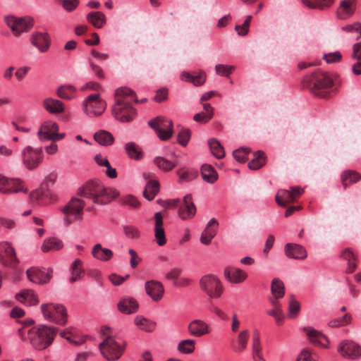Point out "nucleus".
Returning a JSON list of instances; mask_svg holds the SVG:
<instances>
[{"label": "nucleus", "instance_id": "obj_1", "mask_svg": "<svg viewBox=\"0 0 361 361\" xmlns=\"http://www.w3.org/2000/svg\"><path fill=\"white\" fill-rule=\"evenodd\" d=\"M115 99L116 102L112 109L115 118L123 123L133 121L136 112L130 102L133 100L137 102L133 91L127 87L118 88L115 92Z\"/></svg>", "mask_w": 361, "mask_h": 361}, {"label": "nucleus", "instance_id": "obj_2", "mask_svg": "<svg viewBox=\"0 0 361 361\" xmlns=\"http://www.w3.org/2000/svg\"><path fill=\"white\" fill-rule=\"evenodd\" d=\"M78 194L100 205L110 202L119 195L116 189L105 187L98 180L87 182L78 189Z\"/></svg>", "mask_w": 361, "mask_h": 361}, {"label": "nucleus", "instance_id": "obj_3", "mask_svg": "<svg viewBox=\"0 0 361 361\" xmlns=\"http://www.w3.org/2000/svg\"><path fill=\"white\" fill-rule=\"evenodd\" d=\"M335 77L328 72L317 71L304 78L302 85L315 96L326 98L334 85Z\"/></svg>", "mask_w": 361, "mask_h": 361}, {"label": "nucleus", "instance_id": "obj_4", "mask_svg": "<svg viewBox=\"0 0 361 361\" xmlns=\"http://www.w3.org/2000/svg\"><path fill=\"white\" fill-rule=\"evenodd\" d=\"M58 331L57 327L42 324L29 330L28 338L34 348L42 350L52 344Z\"/></svg>", "mask_w": 361, "mask_h": 361}, {"label": "nucleus", "instance_id": "obj_5", "mask_svg": "<svg viewBox=\"0 0 361 361\" xmlns=\"http://www.w3.org/2000/svg\"><path fill=\"white\" fill-rule=\"evenodd\" d=\"M44 319L60 326H65L68 322L66 307L59 303L47 302L40 306Z\"/></svg>", "mask_w": 361, "mask_h": 361}, {"label": "nucleus", "instance_id": "obj_6", "mask_svg": "<svg viewBox=\"0 0 361 361\" xmlns=\"http://www.w3.org/2000/svg\"><path fill=\"white\" fill-rule=\"evenodd\" d=\"M85 202L78 197H73L61 209L63 221L69 226L75 221H80L83 218Z\"/></svg>", "mask_w": 361, "mask_h": 361}, {"label": "nucleus", "instance_id": "obj_7", "mask_svg": "<svg viewBox=\"0 0 361 361\" xmlns=\"http://www.w3.org/2000/svg\"><path fill=\"white\" fill-rule=\"evenodd\" d=\"M20 159L23 166L29 171L37 169L44 159L42 147H33L27 145L21 150Z\"/></svg>", "mask_w": 361, "mask_h": 361}, {"label": "nucleus", "instance_id": "obj_8", "mask_svg": "<svg viewBox=\"0 0 361 361\" xmlns=\"http://www.w3.org/2000/svg\"><path fill=\"white\" fill-rule=\"evenodd\" d=\"M200 287L211 298H220L224 291L220 279L213 274L203 276L200 280Z\"/></svg>", "mask_w": 361, "mask_h": 361}, {"label": "nucleus", "instance_id": "obj_9", "mask_svg": "<svg viewBox=\"0 0 361 361\" xmlns=\"http://www.w3.org/2000/svg\"><path fill=\"white\" fill-rule=\"evenodd\" d=\"M82 107L83 112L88 116H99L105 111L106 103L101 99L99 94H92L82 102Z\"/></svg>", "mask_w": 361, "mask_h": 361}, {"label": "nucleus", "instance_id": "obj_10", "mask_svg": "<svg viewBox=\"0 0 361 361\" xmlns=\"http://www.w3.org/2000/svg\"><path fill=\"white\" fill-rule=\"evenodd\" d=\"M99 346L102 355L110 361L119 359L124 351V347L111 336H107Z\"/></svg>", "mask_w": 361, "mask_h": 361}, {"label": "nucleus", "instance_id": "obj_11", "mask_svg": "<svg viewBox=\"0 0 361 361\" xmlns=\"http://www.w3.org/2000/svg\"><path fill=\"white\" fill-rule=\"evenodd\" d=\"M0 192L4 195H13L19 192L26 194L28 192V188L20 178L0 176Z\"/></svg>", "mask_w": 361, "mask_h": 361}, {"label": "nucleus", "instance_id": "obj_12", "mask_svg": "<svg viewBox=\"0 0 361 361\" xmlns=\"http://www.w3.org/2000/svg\"><path fill=\"white\" fill-rule=\"evenodd\" d=\"M149 125L157 133L161 140L169 139L173 134V123L164 117H157L149 121Z\"/></svg>", "mask_w": 361, "mask_h": 361}, {"label": "nucleus", "instance_id": "obj_13", "mask_svg": "<svg viewBox=\"0 0 361 361\" xmlns=\"http://www.w3.org/2000/svg\"><path fill=\"white\" fill-rule=\"evenodd\" d=\"M303 189L300 187H290L289 190H279L276 195V202L281 207L296 201L303 193Z\"/></svg>", "mask_w": 361, "mask_h": 361}, {"label": "nucleus", "instance_id": "obj_14", "mask_svg": "<svg viewBox=\"0 0 361 361\" xmlns=\"http://www.w3.org/2000/svg\"><path fill=\"white\" fill-rule=\"evenodd\" d=\"M5 22L16 36L20 35L23 32H27L32 26V21L28 17L6 16L5 17Z\"/></svg>", "mask_w": 361, "mask_h": 361}, {"label": "nucleus", "instance_id": "obj_15", "mask_svg": "<svg viewBox=\"0 0 361 361\" xmlns=\"http://www.w3.org/2000/svg\"><path fill=\"white\" fill-rule=\"evenodd\" d=\"M59 130V126L55 121L47 120L40 125L37 135L42 142L51 140L55 133Z\"/></svg>", "mask_w": 361, "mask_h": 361}, {"label": "nucleus", "instance_id": "obj_16", "mask_svg": "<svg viewBox=\"0 0 361 361\" xmlns=\"http://www.w3.org/2000/svg\"><path fill=\"white\" fill-rule=\"evenodd\" d=\"M196 207L192 201L191 195H186L179 206L178 216L183 220H189L196 214Z\"/></svg>", "mask_w": 361, "mask_h": 361}, {"label": "nucleus", "instance_id": "obj_17", "mask_svg": "<svg viewBox=\"0 0 361 361\" xmlns=\"http://www.w3.org/2000/svg\"><path fill=\"white\" fill-rule=\"evenodd\" d=\"M343 357L355 359L361 356V347L351 341H343L338 348Z\"/></svg>", "mask_w": 361, "mask_h": 361}, {"label": "nucleus", "instance_id": "obj_18", "mask_svg": "<svg viewBox=\"0 0 361 361\" xmlns=\"http://www.w3.org/2000/svg\"><path fill=\"white\" fill-rule=\"evenodd\" d=\"M0 261L6 266H13L18 262L14 249L7 242L0 243Z\"/></svg>", "mask_w": 361, "mask_h": 361}, {"label": "nucleus", "instance_id": "obj_19", "mask_svg": "<svg viewBox=\"0 0 361 361\" xmlns=\"http://www.w3.org/2000/svg\"><path fill=\"white\" fill-rule=\"evenodd\" d=\"M51 271H46L44 269L30 268L27 270V279L32 283L44 284L49 281Z\"/></svg>", "mask_w": 361, "mask_h": 361}, {"label": "nucleus", "instance_id": "obj_20", "mask_svg": "<svg viewBox=\"0 0 361 361\" xmlns=\"http://www.w3.org/2000/svg\"><path fill=\"white\" fill-rule=\"evenodd\" d=\"M250 338L248 329H243L238 332L236 338L231 341V348L235 353H240L245 351L247 347Z\"/></svg>", "mask_w": 361, "mask_h": 361}, {"label": "nucleus", "instance_id": "obj_21", "mask_svg": "<svg viewBox=\"0 0 361 361\" xmlns=\"http://www.w3.org/2000/svg\"><path fill=\"white\" fill-rule=\"evenodd\" d=\"M146 293L153 301H159L164 295V288L162 283L158 281H149L145 283Z\"/></svg>", "mask_w": 361, "mask_h": 361}, {"label": "nucleus", "instance_id": "obj_22", "mask_svg": "<svg viewBox=\"0 0 361 361\" xmlns=\"http://www.w3.org/2000/svg\"><path fill=\"white\" fill-rule=\"evenodd\" d=\"M188 330L191 336L195 337H201L208 334L211 331V329L205 322L201 319L192 320L188 325Z\"/></svg>", "mask_w": 361, "mask_h": 361}, {"label": "nucleus", "instance_id": "obj_23", "mask_svg": "<svg viewBox=\"0 0 361 361\" xmlns=\"http://www.w3.org/2000/svg\"><path fill=\"white\" fill-rule=\"evenodd\" d=\"M154 236L157 243L159 246H163L166 243L165 231L163 227V216L161 212L154 214Z\"/></svg>", "mask_w": 361, "mask_h": 361}, {"label": "nucleus", "instance_id": "obj_24", "mask_svg": "<svg viewBox=\"0 0 361 361\" xmlns=\"http://www.w3.org/2000/svg\"><path fill=\"white\" fill-rule=\"evenodd\" d=\"M355 11V4L353 0H343L337 8L336 16L341 20H345L351 17Z\"/></svg>", "mask_w": 361, "mask_h": 361}, {"label": "nucleus", "instance_id": "obj_25", "mask_svg": "<svg viewBox=\"0 0 361 361\" xmlns=\"http://www.w3.org/2000/svg\"><path fill=\"white\" fill-rule=\"evenodd\" d=\"M217 227V221L215 219H212L201 235L200 242L204 245H209L216 234Z\"/></svg>", "mask_w": 361, "mask_h": 361}, {"label": "nucleus", "instance_id": "obj_26", "mask_svg": "<svg viewBox=\"0 0 361 361\" xmlns=\"http://www.w3.org/2000/svg\"><path fill=\"white\" fill-rule=\"evenodd\" d=\"M224 276L226 279L233 283H240L247 277V274L240 269L226 267L224 269Z\"/></svg>", "mask_w": 361, "mask_h": 361}, {"label": "nucleus", "instance_id": "obj_27", "mask_svg": "<svg viewBox=\"0 0 361 361\" xmlns=\"http://www.w3.org/2000/svg\"><path fill=\"white\" fill-rule=\"evenodd\" d=\"M42 105L47 111L52 114H62L65 110L64 104L61 101L52 97L44 99Z\"/></svg>", "mask_w": 361, "mask_h": 361}, {"label": "nucleus", "instance_id": "obj_28", "mask_svg": "<svg viewBox=\"0 0 361 361\" xmlns=\"http://www.w3.org/2000/svg\"><path fill=\"white\" fill-rule=\"evenodd\" d=\"M16 300L27 306L36 305L39 303L37 295L32 290L25 289L16 295Z\"/></svg>", "mask_w": 361, "mask_h": 361}, {"label": "nucleus", "instance_id": "obj_29", "mask_svg": "<svg viewBox=\"0 0 361 361\" xmlns=\"http://www.w3.org/2000/svg\"><path fill=\"white\" fill-rule=\"evenodd\" d=\"M285 252L287 257L295 259H304L307 257L305 249L298 244H286L285 246Z\"/></svg>", "mask_w": 361, "mask_h": 361}, {"label": "nucleus", "instance_id": "obj_30", "mask_svg": "<svg viewBox=\"0 0 361 361\" xmlns=\"http://www.w3.org/2000/svg\"><path fill=\"white\" fill-rule=\"evenodd\" d=\"M304 331L312 343L327 348L328 340L324 335L311 327L304 328Z\"/></svg>", "mask_w": 361, "mask_h": 361}, {"label": "nucleus", "instance_id": "obj_31", "mask_svg": "<svg viewBox=\"0 0 361 361\" xmlns=\"http://www.w3.org/2000/svg\"><path fill=\"white\" fill-rule=\"evenodd\" d=\"M92 255L98 260L108 262L113 257L114 254L110 249L103 247L100 243H97L92 247Z\"/></svg>", "mask_w": 361, "mask_h": 361}, {"label": "nucleus", "instance_id": "obj_32", "mask_svg": "<svg viewBox=\"0 0 361 361\" xmlns=\"http://www.w3.org/2000/svg\"><path fill=\"white\" fill-rule=\"evenodd\" d=\"M118 310L124 314H132L137 311L138 304L137 301L132 298H123L118 303Z\"/></svg>", "mask_w": 361, "mask_h": 361}, {"label": "nucleus", "instance_id": "obj_33", "mask_svg": "<svg viewBox=\"0 0 361 361\" xmlns=\"http://www.w3.org/2000/svg\"><path fill=\"white\" fill-rule=\"evenodd\" d=\"M32 43L41 51H46L49 46V37L47 33H37L32 36Z\"/></svg>", "mask_w": 361, "mask_h": 361}, {"label": "nucleus", "instance_id": "obj_34", "mask_svg": "<svg viewBox=\"0 0 361 361\" xmlns=\"http://www.w3.org/2000/svg\"><path fill=\"white\" fill-rule=\"evenodd\" d=\"M304 5L312 9L321 11L330 8L335 0H302Z\"/></svg>", "mask_w": 361, "mask_h": 361}, {"label": "nucleus", "instance_id": "obj_35", "mask_svg": "<svg viewBox=\"0 0 361 361\" xmlns=\"http://www.w3.org/2000/svg\"><path fill=\"white\" fill-rule=\"evenodd\" d=\"M180 79L183 81L191 82L195 85L199 86L205 82L206 75L203 71L200 72L198 75H192L188 72H183L180 75Z\"/></svg>", "mask_w": 361, "mask_h": 361}, {"label": "nucleus", "instance_id": "obj_36", "mask_svg": "<svg viewBox=\"0 0 361 361\" xmlns=\"http://www.w3.org/2000/svg\"><path fill=\"white\" fill-rule=\"evenodd\" d=\"M94 139L101 145L109 146L114 142L113 135L106 130H101L97 131L94 135Z\"/></svg>", "mask_w": 361, "mask_h": 361}, {"label": "nucleus", "instance_id": "obj_37", "mask_svg": "<svg viewBox=\"0 0 361 361\" xmlns=\"http://www.w3.org/2000/svg\"><path fill=\"white\" fill-rule=\"evenodd\" d=\"M154 164L161 170L168 172L171 171L178 163L176 159L170 161L162 157H157L154 159Z\"/></svg>", "mask_w": 361, "mask_h": 361}, {"label": "nucleus", "instance_id": "obj_38", "mask_svg": "<svg viewBox=\"0 0 361 361\" xmlns=\"http://www.w3.org/2000/svg\"><path fill=\"white\" fill-rule=\"evenodd\" d=\"M341 182L344 188H346L348 184L355 183L361 180V174L355 171H345L341 175Z\"/></svg>", "mask_w": 361, "mask_h": 361}, {"label": "nucleus", "instance_id": "obj_39", "mask_svg": "<svg viewBox=\"0 0 361 361\" xmlns=\"http://www.w3.org/2000/svg\"><path fill=\"white\" fill-rule=\"evenodd\" d=\"M63 245L61 240L56 238H50L44 241L42 250L44 252L58 251L62 249Z\"/></svg>", "mask_w": 361, "mask_h": 361}, {"label": "nucleus", "instance_id": "obj_40", "mask_svg": "<svg viewBox=\"0 0 361 361\" xmlns=\"http://www.w3.org/2000/svg\"><path fill=\"white\" fill-rule=\"evenodd\" d=\"M76 92V89L74 86L71 85H61L56 90V95L63 99L69 100L73 99Z\"/></svg>", "mask_w": 361, "mask_h": 361}, {"label": "nucleus", "instance_id": "obj_41", "mask_svg": "<svg viewBox=\"0 0 361 361\" xmlns=\"http://www.w3.org/2000/svg\"><path fill=\"white\" fill-rule=\"evenodd\" d=\"M202 178L209 183H214L218 178V174L216 170L209 164H204L201 169Z\"/></svg>", "mask_w": 361, "mask_h": 361}, {"label": "nucleus", "instance_id": "obj_42", "mask_svg": "<svg viewBox=\"0 0 361 361\" xmlns=\"http://www.w3.org/2000/svg\"><path fill=\"white\" fill-rule=\"evenodd\" d=\"M87 18L97 28H102L106 23L105 15L99 11L88 13Z\"/></svg>", "mask_w": 361, "mask_h": 361}, {"label": "nucleus", "instance_id": "obj_43", "mask_svg": "<svg viewBox=\"0 0 361 361\" xmlns=\"http://www.w3.org/2000/svg\"><path fill=\"white\" fill-rule=\"evenodd\" d=\"M135 324L141 330L152 332L156 327V323L142 316H137L135 318Z\"/></svg>", "mask_w": 361, "mask_h": 361}, {"label": "nucleus", "instance_id": "obj_44", "mask_svg": "<svg viewBox=\"0 0 361 361\" xmlns=\"http://www.w3.org/2000/svg\"><path fill=\"white\" fill-rule=\"evenodd\" d=\"M159 190V184L158 181L150 180L147 182L145 189L144 191V196L148 200H152L154 199L155 195L158 193Z\"/></svg>", "mask_w": 361, "mask_h": 361}, {"label": "nucleus", "instance_id": "obj_45", "mask_svg": "<svg viewBox=\"0 0 361 361\" xmlns=\"http://www.w3.org/2000/svg\"><path fill=\"white\" fill-rule=\"evenodd\" d=\"M271 292L272 296L283 298L285 295V286L283 282L279 278H274L271 283Z\"/></svg>", "mask_w": 361, "mask_h": 361}, {"label": "nucleus", "instance_id": "obj_46", "mask_svg": "<svg viewBox=\"0 0 361 361\" xmlns=\"http://www.w3.org/2000/svg\"><path fill=\"white\" fill-rule=\"evenodd\" d=\"M195 344L193 339H185L178 343L177 350L183 354H191L195 351Z\"/></svg>", "mask_w": 361, "mask_h": 361}, {"label": "nucleus", "instance_id": "obj_47", "mask_svg": "<svg viewBox=\"0 0 361 361\" xmlns=\"http://www.w3.org/2000/svg\"><path fill=\"white\" fill-rule=\"evenodd\" d=\"M82 261L76 259L72 265V276L70 279L71 283H74L81 279L84 276V270L82 268Z\"/></svg>", "mask_w": 361, "mask_h": 361}, {"label": "nucleus", "instance_id": "obj_48", "mask_svg": "<svg viewBox=\"0 0 361 361\" xmlns=\"http://www.w3.org/2000/svg\"><path fill=\"white\" fill-rule=\"evenodd\" d=\"M125 150L130 159L139 160L142 156L140 148L133 142L126 143L125 145Z\"/></svg>", "mask_w": 361, "mask_h": 361}, {"label": "nucleus", "instance_id": "obj_49", "mask_svg": "<svg viewBox=\"0 0 361 361\" xmlns=\"http://www.w3.org/2000/svg\"><path fill=\"white\" fill-rule=\"evenodd\" d=\"M265 164V154L262 151H257L254 154V159L248 164V167L252 170H257Z\"/></svg>", "mask_w": 361, "mask_h": 361}, {"label": "nucleus", "instance_id": "obj_50", "mask_svg": "<svg viewBox=\"0 0 361 361\" xmlns=\"http://www.w3.org/2000/svg\"><path fill=\"white\" fill-rule=\"evenodd\" d=\"M252 360L253 361H265L262 353V348L260 343L259 338L255 337L252 341Z\"/></svg>", "mask_w": 361, "mask_h": 361}, {"label": "nucleus", "instance_id": "obj_51", "mask_svg": "<svg viewBox=\"0 0 361 361\" xmlns=\"http://www.w3.org/2000/svg\"><path fill=\"white\" fill-rule=\"evenodd\" d=\"M209 145L210 147V150L214 156H215L218 159H222L223 157H224V149L217 140L214 138L209 140Z\"/></svg>", "mask_w": 361, "mask_h": 361}, {"label": "nucleus", "instance_id": "obj_52", "mask_svg": "<svg viewBox=\"0 0 361 361\" xmlns=\"http://www.w3.org/2000/svg\"><path fill=\"white\" fill-rule=\"evenodd\" d=\"M319 357L314 351L303 348L298 355L295 361H318Z\"/></svg>", "mask_w": 361, "mask_h": 361}, {"label": "nucleus", "instance_id": "obj_53", "mask_svg": "<svg viewBox=\"0 0 361 361\" xmlns=\"http://www.w3.org/2000/svg\"><path fill=\"white\" fill-rule=\"evenodd\" d=\"M342 257L348 261L347 272L352 273L356 269L355 256L350 249H345L342 253Z\"/></svg>", "mask_w": 361, "mask_h": 361}, {"label": "nucleus", "instance_id": "obj_54", "mask_svg": "<svg viewBox=\"0 0 361 361\" xmlns=\"http://www.w3.org/2000/svg\"><path fill=\"white\" fill-rule=\"evenodd\" d=\"M300 310V304L298 301L295 300L293 298L289 302L288 305V314L290 319H295L299 314Z\"/></svg>", "mask_w": 361, "mask_h": 361}, {"label": "nucleus", "instance_id": "obj_55", "mask_svg": "<svg viewBox=\"0 0 361 361\" xmlns=\"http://www.w3.org/2000/svg\"><path fill=\"white\" fill-rule=\"evenodd\" d=\"M123 231L125 235L130 239H137L140 237L139 229L131 225H126L123 226Z\"/></svg>", "mask_w": 361, "mask_h": 361}, {"label": "nucleus", "instance_id": "obj_56", "mask_svg": "<svg viewBox=\"0 0 361 361\" xmlns=\"http://www.w3.org/2000/svg\"><path fill=\"white\" fill-rule=\"evenodd\" d=\"M351 315L349 314H346L342 317H339L331 321L329 323V325L331 327H339L349 324L351 321Z\"/></svg>", "mask_w": 361, "mask_h": 361}, {"label": "nucleus", "instance_id": "obj_57", "mask_svg": "<svg viewBox=\"0 0 361 361\" xmlns=\"http://www.w3.org/2000/svg\"><path fill=\"white\" fill-rule=\"evenodd\" d=\"M60 336L74 345H77L81 343L80 341L75 340V334L73 328H67L66 329L61 331L60 332Z\"/></svg>", "mask_w": 361, "mask_h": 361}, {"label": "nucleus", "instance_id": "obj_58", "mask_svg": "<svg viewBox=\"0 0 361 361\" xmlns=\"http://www.w3.org/2000/svg\"><path fill=\"white\" fill-rule=\"evenodd\" d=\"M323 59L327 63H338L341 61L342 54L340 51H334L328 54H324L323 55Z\"/></svg>", "mask_w": 361, "mask_h": 361}, {"label": "nucleus", "instance_id": "obj_59", "mask_svg": "<svg viewBox=\"0 0 361 361\" xmlns=\"http://www.w3.org/2000/svg\"><path fill=\"white\" fill-rule=\"evenodd\" d=\"M121 203L124 205H128L133 209H137L140 206L138 200L133 195H127L121 199Z\"/></svg>", "mask_w": 361, "mask_h": 361}, {"label": "nucleus", "instance_id": "obj_60", "mask_svg": "<svg viewBox=\"0 0 361 361\" xmlns=\"http://www.w3.org/2000/svg\"><path fill=\"white\" fill-rule=\"evenodd\" d=\"M235 68L233 66H227L223 64H218L215 66L216 73L218 75L228 77L230 74L234 71Z\"/></svg>", "mask_w": 361, "mask_h": 361}, {"label": "nucleus", "instance_id": "obj_61", "mask_svg": "<svg viewBox=\"0 0 361 361\" xmlns=\"http://www.w3.org/2000/svg\"><path fill=\"white\" fill-rule=\"evenodd\" d=\"M250 150L247 148H240L233 152L234 158L239 162H245L247 159Z\"/></svg>", "mask_w": 361, "mask_h": 361}, {"label": "nucleus", "instance_id": "obj_62", "mask_svg": "<svg viewBox=\"0 0 361 361\" xmlns=\"http://www.w3.org/2000/svg\"><path fill=\"white\" fill-rule=\"evenodd\" d=\"M190 137V131L187 128H182L178 134V141L183 145L186 146Z\"/></svg>", "mask_w": 361, "mask_h": 361}, {"label": "nucleus", "instance_id": "obj_63", "mask_svg": "<svg viewBox=\"0 0 361 361\" xmlns=\"http://www.w3.org/2000/svg\"><path fill=\"white\" fill-rule=\"evenodd\" d=\"M341 30L347 32H357L359 33L357 39L361 37V23L358 22H356L351 25H347L345 26H343L342 27Z\"/></svg>", "mask_w": 361, "mask_h": 361}, {"label": "nucleus", "instance_id": "obj_64", "mask_svg": "<svg viewBox=\"0 0 361 361\" xmlns=\"http://www.w3.org/2000/svg\"><path fill=\"white\" fill-rule=\"evenodd\" d=\"M182 273V269L180 268H173L171 269L166 274V279L169 281H173V283L178 281V277Z\"/></svg>", "mask_w": 361, "mask_h": 361}]
</instances>
